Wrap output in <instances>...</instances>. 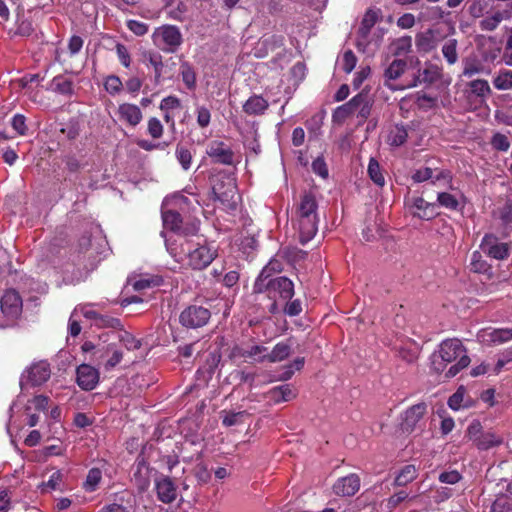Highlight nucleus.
<instances>
[{"label":"nucleus","mask_w":512,"mask_h":512,"mask_svg":"<svg viewBox=\"0 0 512 512\" xmlns=\"http://www.w3.org/2000/svg\"><path fill=\"white\" fill-rule=\"evenodd\" d=\"M456 362L446 372L447 378L456 376L470 363L465 346L459 339H446L441 342L437 351L431 355V369L436 373L443 372L447 364Z\"/></svg>","instance_id":"nucleus-1"},{"label":"nucleus","mask_w":512,"mask_h":512,"mask_svg":"<svg viewBox=\"0 0 512 512\" xmlns=\"http://www.w3.org/2000/svg\"><path fill=\"white\" fill-rule=\"evenodd\" d=\"M154 44L166 53H174L183 42L182 34L177 26L163 25L153 35Z\"/></svg>","instance_id":"nucleus-2"},{"label":"nucleus","mask_w":512,"mask_h":512,"mask_svg":"<svg viewBox=\"0 0 512 512\" xmlns=\"http://www.w3.org/2000/svg\"><path fill=\"white\" fill-rule=\"evenodd\" d=\"M182 252L187 253V264L195 270L206 268L214 260L216 251L206 245L191 249L188 241L181 243Z\"/></svg>","instance_id":"nucleus-3"},{"label":"nucleus","mask_w":512,"mask_h":512,"mask_svg":"<svg viewBox=\"0 0 512 512\" xmlns=\"http://www.w3.org/2000/svg\"><path fill=\"white\" fill-rule=\"evenodd\" d=\"M51 375L50 365L46 361L33 363L24 370L20 378V387L24 391L28 386H40L44 384Z\"/></svg>","instance_id":"nucleus-4"},{"label":"nucleus","mask_w":512,"mask_h":512,"mask_svg":"<svg viewBox=\"0 0 512 512\" xmlns=\"http://www.w3.org/2000/svg\"><path fill=\"white\" fill-rule=\"evenodd\" d=\"M214 198L228 210H235L237 206V187L231 177L215 183L212 187Z\"/></svg>","instance_id":"nucleus-5"},{"label":"nucleus","mask_w":512,"mask_h":512,"mask_svg":"<svg viewBox=\"0 0 512 512\" xmlns=\"http://www.w3.org/2000/svg\"><path fill=\"white\" fill-rule=\"evenodd\" d=\"M210 317L211 313L208 308L190 305L181 312L179 321L186 328L196 329L205 326Z\"/></svg>","instance_id":"nucleus-6"},{"label":"nucleus","mask_w":512,"mask_h":512,"mask_svg":"<svg viewBox=\"0 0 512 512\" xmlns=\"http://www.w3.org/2000/svg\"><path fill=\"white\" fill-rule=\"evenodd\" d=\"M163 226L169 229L179 236L195 235L198 231V223L192 222L190 224L183 225V220L180 214L173 210L162 211Z\"/></svg>","instance_id":"nucleus-7"},{"label":"nucleus","mask_w":512,"mask_h":512,"mask_svg":"<svg viewBox=\"0 0 512 512\" xmlns=\"http://www.w3.org/2000/svg\"><path fill=\"white\" fill-rule=\"evenodd\" d=\"M443 76V69L430 61L424 63V67L419 68L413 74L412 79L406 84L407 88H414L420 85H432L439 81Z\"/></svg>","instance_id":"nucleus-8"},{"label":"nucleus","mask_w":512,"mask_h":512,"mask_svg":"<svg viewBox=\"0 0 512 512\" xmlns=\"http://www.w3.org/2000/svg\"><path fill=\"white\" fill-rule=\"evenodd\" d=\"M480 248L489 257L496 260H504L509 256L510 245L501 242L495 235L487 234L483 237Z\"/></svg>","instance_id":"nucleus-9"},{"label":"nucleus","mask_w":512,"mask_h":512,"mask_svg":"<svg viewBox=\"0 0 512 512\" xmlns=\"http://www.w3.org/2000/svg\"><path fill=\"white\" fill-rule=\"evenodd\" d=\"M444 37L438 28H430L419 32L415 37L417 51L426 54L435 50Z\"/></svg>","instance_id":"nucleus-10"},{"label":"nucleus","mask_w":512,"mask_h":512,"mask_svg":"<svg viewBox=\"0 0 512 512\" xmlns=\"http://www.w3.org/2000/svg\"><path fill=\"white\" fill-rule=\"evenodd\" d=\"M426 412L427 405L424 402L415 404L408 408L402 416V430L412 432L415 428L421 427V421L423 420Z\"/></svg>","instance_id":"nucleus-11"},{"label":"nucleus","mask_w":512,"mask_h":512,"mask_svg":"<svg viewBox=\"0 0 512 512\" xmlns=\"http://www.w3.org/2000/svg\"><path fill=\"white\" fill-rule=\"evenodd\" d=\"M206 154L214 163L232 165L234 161L232 149L222 141H211L207 146Z\"/></svg>","instance_id":"nucleus-12"},{"label":"nucleus","mask_w":512,"mask_h":512,"mask_svg":"<svg viewBox=\"0 0 512 512\" xmlns=\"http://www.w3.org/2000/svg\"><path fill=\"white\" fill-rule=\"evenodd\" d=\"M406 68L407 62L405 60H393L384 71V85L393 91L406 89V84L398 86L392 83V81L399 79L404 74Z\"/></svg>","instance_id":"nucleus-13"},{"label":"nucleus","mask_w":512,"mask_h":512,"mask_svg":"<svg viewBox=\"0 0 512 512\" xmlns=\"http://www.w3.org/2000/svg\"><path fill=\"white\" fill-rule=\"evenodd\" d=\"M155 489L159 501L165 504L174 502L177 498V487L171 478L160 476L155 480Z\"/></svg>","instance_id":"nucleus-14"},{"label":"nucleus","mask_w":512,"mask_h":512,"mask_svg":"<svg viewBox=\"0 0 512 512\" xmlns=\"http://www.w3.org/2000/svg\"><path fill=\"white\" fill-rule=\"evenodd\" d=\"M99 382V371L88 364H81L77 368V383L86 391L93 390Z\"/></svg>","instance_id":"nucleus-15"},{"label":"nucleus","mask_w":512,"mask_h":512,"mask_svg":"<svg viewBox=\"0 0 512 512\" xmlns=\"http://www.w3.org/2000/svg\"><path fill=\"white\" fill-rule=\"evenodd\" d=\"M360 489V478L357 474L342 477L333 485V491L338 496H353Z\"/></svg>","instance_id":"nucleus-16"},{"label":"nucleus","mask_w":512,"mask_h":512,"mask_svg":"<svg viewBox=\"0 0 512 512\" xmlns=\"http://www.w3.org/2000/svg\"><path fill=\"white\" fill-rule=\"evenodd\" d=\"M276 295L283 300L291 299L294 295L293 282L284 276L270 279V297L274 298Z\"/></svg>","instance_id":"nucleus-17"},{"label":"nucleus","mask_w":512,"mask_h":512,"mask_svg":"<svg viewBox=\"0 0 512 512\" xmlns=\"http://www.w3.org/2000/svg\"><path fill=\"white\" fill-rule=\"evenodd\" d=\"M1 310L8 317H16L22 308V300L14 290L6 291L0 300Z\"/></svg>","instance_id":"nucleus-18"},{"label":"nucleus","mask_w":512,"mask_h":512,"mask_svg":"<svg viewBox=\"0 0 512 512\" xmlns=\"http://www.w3.org/2000/svg\"><path fill=\"white\" fill-rule=\"evenodd\" d=\"M119 120L130 126L138 125L142 120V112L140 108L131 103H122L117 109Z\"/></svg>","instance_id":"nucleus-19"},{"label":"nucleus","mask_w":512,"mask_h":512,"mask_svg":"<svg viewBox=\"0 0 512 512\" xmlns=\"http://www.w3.org/2000/svg\"><path fill=\"white\" fill-rule=\"evenodd\" d=\"M479 340L488 346H496L509 342L506 328L484 329L478 334Z\"/></svg>","instance_id":"nucleus-20"},{"label":"nucleus","mask_w":512,"mask_h":512,"mask_svg":"<svg viewBox=\"0 0 512 512\" xmlns=\"http://www.w3.org/2000/svg\"><path fill=\"white\" fill-rule=\"evenodd\" d=\"M296 396L297 391L291 384L276 386L267 392V397L275 404L291 401Z\"/></svg>","instance_id":"nucleus-21"},{"label":"nucleus","mask_w":512,"mask_h":512,"mask_svg":"<svg viewBox=\"0 0 512 512\" xmlns=\"http://www.w3.org/2000/svg\"><path fill=\"white\" fill-rule=\"evenodd\" d=\"M299 240L302 244L309 242L318 230V218H297Z\"/></svg>","instance_id":"nucleus-22"},{"label":"nucleus","mask_w":512,"mask_h":512,"mask_svg":"<svg viewBox=\"0 0 512 512\" xmlns=\"http://www.w3.org/2000/svg\"><path fill=\"white\" fill-rule=\"evenodd\" d=\"M96 354H100L99 358L107 357V360L104 364L106 370L113 369L121 362L123 358L122 351L118 349L115 344H108L102 350L98 349Z\"/></svg>","instance_id":"nucleus-23"},{"label":"nucleus","mask_w":512,"mask_h":512,"mask_svg":"<svg viewBox=\"0 0 512 512\" xmlns=\"http://www.w3.org/2000/svg\"><path fill=\"white\" fill-rule=\"evenodd\" d=\"M412 207L415 209L414 215L424 220H430L437 215L436 204L429 203L422 197L414 198L412 200Z\"/></svg>","instance_id":"nucleus-24"},{"label":"nucleus","mask_w":512,"mask_h":512,"mask_svg":"<svg viewBox=\"0 0 512 512\" xmlns=\"http://www.w3.org/2000/svg\"><path fill=\"white\" fill-rule=\"evenodd\" d=\"M291 354V344L286 342L277 343L270 353L266 354L265 357H260V361H268L270 363L281 362L287 359Z\"/></svg>","instance_id":"nucleus-25"},{"label":"nucleus","mask_w":512,"mask_h":512,"mask_svg":"<svg viewBox=\"0 0 512 512\" xmlns=\"http://www.w3.org/2000/svg\"><path fill=\"white\" fill-rule=\"evenodd\" d=\"M470 95L476 97L480 103L486 101L491 95L492 90L487 80L475 79L467 84Z\"/></svg>","instance_id":"nucleus-26"},{"label":"nucleus","mask_w":512,"mask_h":512,"mask_svg":"<svg viewBox=\"0 0 512 512\" xmlns=\"http://www.w3.org/2000/svg\"><path fill=\"white\" fill-rule=\"evenodd\" d=\"M318 218L317 203L312 194L303 195L297 209V218Z\"/></svg>","instance_id":"nucleus-27"},{"label":"nucleus","mask_w":512,"mask_h":512,"mask_svg":"<svg viewBox=\"0 0 512 512\" xmlns=\"http://www.w3.org/2000/svg\"><path fill=\"white\" fill-rule=\"evenodd\" d=\"M269 104L262 96L254 95L251 96L243 105V110L249 115L263 114Z\"/></svg>","instance_id":"nucleus-28"},{"label":"nucleus","mask_w":512,"mask_h":512,"mask_svg":"<svg viewBox=\"0 0 512 512\" xmlns=\"http://www.w3.org/2000/svg\"><path fill=\"white\" fill-rule=\"evenodd\" d=\"M503 439L501 436L495 434L494 432L488 431L483 432L476 441L475 446L479 450H488L490 448L501 445Z\"/></svg>","instance_id":"nucleus-29"},{"label":"nucleus","mask_w":512,"mask_h":512,"mask_svg":"<svg viewBox=\"0 0 512 512\" xmlns=\"http://www.w3.org/2000/svg\"><path fill=\"white\" fill-rule=\"evenodd\" d=\"M463 71L462 76L466 78H471L477 74L487 73L490 71H485V66L478 61L477 59L465 58L463 60Z\"/></svg>","instance_id":"nucleus-30"},{"label":"nucleus","mask_w":512,"mask_h":512,"mask_svg":"<svg viewBox=\"0 0 512 512\" xmlns=\"http://www.w3.org/2000/svg\"><path fill=\"white\" fill-rule=\"evenodd\" d=\"M143 60L145 63L150 64L154 68L155 82L159 83L163 69L162 56L157 52L148 51L143 54Z\"/></svg>","instance_id":"nucleus-31"},{"label":"nucleus","mask_w":512,"mask_h":512,"mask_svg":"<svg viewBox=\"0 0 512 512\" xmlns=\"http://www.w3.org/2000/svg\"><path fill=\"white\" fill-rule=\"evenodd\" d=\"M458 41L454 38L446 40L442 46V54L449 65H454L458 61Z\"/></svg>","instance_id":"nucleus-32"},{"label":"nucleus","mask_w":512,"mask_h":512,"mask_svg":"<svg viewBox=\"0 0 512 512\" xmlns=\"http://www.w3.org/2000/svg\"><path fill=\"white\" fill-rule=\"evenodd\" d=\"M505 17V13L496 11L491 15L485 16L480 22L479 27L482 31H494Z\"/></svg>","instance_id":"nucleus-33"},{"label":"nucleus","mask_w":512,"mask_h":512,"mask_svg":"<svg viewBox=\"0 0 512 512\" xmlns=\"http://www.w3.org/2000/svg\"><path fill=\"white\" fill-rule=\"evenodd\" d=\"M378 12L375 11V10H372V9H369L363 19H362V22H361V25L359 27V34L363 37V38H366L368 36V34L370 33V30L371 28L376 24V22L378 21Z\"/></svg>","instance_id":"nucleus-34"},{"label":"nucleus","mask_w":512,"mask_h":512,"mask_svg":"<svg viewBox=\"0 0 512 512\" xmlns=\"http://www.w3.org/2000/svg\"><path fill=\"white\" fill-rule=\"evenodd\" d=\"M355 97H360L358 102L355 104V112H357V116L362 119H367L371 113L372 100L364 93H359Z\"/></svg>","instance_id":"nucleus-35"},{"label":"nucleus","mask_w":512,"mask_h":512,"mask_svg":"<svg viewBox=\"0 0 512 512\" xmlns=\"http://www.w3.org/2000/svg\"><path fill=\"white\" fill-rule=\"evenodd\" d=\"M163 282L162 278L159 276H141L139 279L131 282V285L134 290L141 291L147 288L159 286Z\"/></svg>","instance_id":"nucleus-36"},{"label":"nucleus","mask_w":512,"mask_h":512,"mask_svg":"<svg viewBox=\"0 0 512 512\" xmlns=\"http://www.w3.org/2000/svg\"><path fill=\"white\" fill-rule=\"evenodd\" d=\"M417 477V469L414 465L404 466L395 478L397 486H405Z\"/></svg>","instance_id":"nucleus-37"},{"label":"nucleus","mask_w":512,"mask_h":512,"mask_svg":"<svg viewBox=\"0 0 512 512\" xmlns=\"http://www.w3.org/2000/svg\"><path fill=\"white\" fill-rule=\"evenodd\" d=\"M53 91L63 95H71L73 93L72 81L63 76L54 77L51 82Z\"/></svg>","instance_id":"nucleus-38"},{"label":"nucleus","mask_w":512,"mask_h":512,"mask_svg":"<svg viewBox=\"0 0 512 512\" xmlns=\"http://www.w3.org/2000/svg\"><path fill=\"white\" fill-rule=\"evenodd\" d=\"M180 74L182 81L189 90H193L196 87V74L194 69L187 62H183L180 66Z\"/></svg>","instance_id":"nucleus-39"},{"label":"nucleus","mask_w":512,"mask_h":512,"mask_svg":"<svg viewBox=\"0 0 512 512\" xmlns=\"http://www.w3.org/2000/svg\"><path fill=\"white\" fill-rule=\"evenodd\" d=\"M134 480L139 490H147V488L150 485V480L148 477V467L145 466L144 464L139 463L134 473Z\"/></svg>","instance_id":"nucleus-40"},{"label":"nucleus","mask_w":512,"mask_h":512,"mask_svg":"<svg viewBox=\"0 0 512 512\" xmlns=\"http://www.w3.org/2000/svg\"><path fill=\"white\" fill-rule=\"evenodd\" d=\"M494 87L497 90L512 89V71L501 70L493 80Z\"/></svg>","instance_id":"nucleus-41"},{"label":"nucleus","mask_w":512,"mask_h":512,"mask_svg":"<svg viewBox=\"0 0 512 512\" xmlns=\"http://www.w3.org/2000/svg\"><path fill=\"white\" fill-rule=\"evenodd\" d=\"M407 137L408 133L405 127L396 125L389 133L388 142L392 146H401L405 143Z\"/></svg>","instance_id":"nucleus-42"},{"label":"nucleus","mask_w":512,"mask_h":512,"mask_svg":"<svg viewBox=\"0 0 512 512\" xmlns=\"http://www.w3.org/2000/svg\"><path fill=\"white\" fill-rule=\"evenodd\" d=\"M102 479V471L99 468L89 470L84 482V489L87 492H94Z\"/></svg>","instance_id":"nucleus-43"},{"label":"nucleus","mask_w":512,"mask_h":512,"mask_svg":"<svg viewBox=\"0 0 512 512\" xmlns=\"http://www.w3.org/2000/svg\"><path fill=\"white\" fill-rule=\"evenodd\" d=\"M368 174L370 179L378 186L382 187L385 184V178L381 172L379 163L371 158L368 165Z\"/></svg>","instance_id":"nucleus-44"},{"label":"nucleus","mask_w":512,"mask_h":512,"mask_svg":"<svg viewBox=\"0 0 512 512\" xmlns=\"http://www.w3.org/2000/svg\"><path fill=\"white\" fill-rule=\"evenodd\" d=\"M270 274L267 269H262L261 273L255 280L253 285L254 293H263L264 291H268L270 294Z\"/></svg>","instance_id":"nucleus-45"},{"label":"nucleus","mask_w":512,"mask_h":512,"mask_svg":"<svg viewBox=\"0 0 512 512\" xmlns=\"http://www.w3.org/2000/svg\"><path fill=\"white\" fill-rule=\"evenodd\" d=\"M437 202L440 206L449 210H458L460 207V202L456 196L447 192L438 193Z\"/></svg>","instance_id":"nucleus-46"},{"label":"nucleus","mask_w":512,"mask_h":512,"mask_svg":"<svg viewBox=\"0 0 512 512\" xmlns=\"http://www.w3.org/2000/svg\"><path fill=\"white\" fill-rule=\"evenodd\" d=\"M123 83L121 79L116 75H109L104 81V88L107 93L112 96L119 94L123 90Z\"/></svg>","instance_id":"nucleus-47"},{"label":"nucleus","mask_w":512,"mask_h":512,"mask_svg":"<svg viewBox=\"0 0 512 512\" xmlns=\"http://www.w3.org/2000/svg\"><path fill=\"white\" fill-rule=\"evenodd\" d=\"M48 406L49 398L44 395H37L28 401V404L25 407V411L27 414H29L32 409L37 411H45Z\"/></svg>","instance_id":"nucleus-48"},{"label":"nucleus","mask_w":512,"mask_h":512,"mask_svg":"<svg viewBox=\"0 0 512 512\" xmlns=\"http://www.w3.org/2000/svg\"><path fill=\"white\" fill-rule=\"evenodd\" d=\"M360 97H353L345 103L344 105L338 107L334 113V118H337L339 120H343L350 116L351 114L355 113V104L358 102Z\"/></svg>","instance_id":"nucleus-49"},{"label":"nucleus","mask_w":512,"mask_h":512,"mask_svg":"<svg viewBox=\"0 0 512 512\" xmlns=\"http://www.w3.org/2000/svg\"><path fill=\"white\" fill-rule=\"evenodd\" d=\"M394 55L403 56L411 51L412 38L410 36H404L398 38L394 43Z\"/></svg>","instance_id":"nucleus-50"},{"label":"nucleus","mask_w":512,"mask_h":512,"mask_svg":"<svg viewBox=\"0 0 512 512\" xmlns=\"http://www.w3.org/2000/svg\"><path fill=\"white\" fill-rule=\"evenodd\" d=\"M267 348L262 345H250L245 346V360H253L255 362L261 363L262 361L258 360L260 357H265V352Z\"/></svg>","instance_id":"nucleus-51"},{"label":"nucleus","mask_w":512,"mask_h":512,"mask_svg":"<svg viewBox=\"0 0 512 512\" xmlns=\"http://www.w3.org/2000/svg\"><path fill=\"white\" fill-rule=\"evenodd\" d=\"M222 423L226 427L240 425L244 418L248 415L246 411L224 412Z\"/></svg>","instance_id":"nucleus-52"},{"label":"nucleus","mask_w":512,"mask_h":512,"mask_svg":"<svg viewBox=\"0 0 512 512\" xmlns=\"http://www.w3.org/2000/svg\"><path fill=\"white\" fill-rule=\"evenodd\" d=\"M176 158L184 170H188L192 163V154L189 149L178 145L175 151Z\"/></svg>","instance_id":"nucleus-53"},{"label":"nucleus","mask_w":512,"mask_h":512,"mask_svg":"<svg viewBox=\"0 0 512 512\" xmlns=\"http://www.w3.org/2000/svg\"><path fill=\"white\" fill-rule=\"evenodd\" d=\"M119 341L128 349V350H137L141 347V342L137 340L132 334L127 331H123L119 335Z\"/></svg>","instance_id":"nucleus-54"},{"label":"nucleus","mask_w":512,"mask_h":512,"mask_svg":"<svg viewBox=\"0 0 512 512\" xmlns=\"http://www.w3.org/2000/svg\"><path fill=\"white\" fill-rule=\"evenodd\" d=\"M491 145L496 150L506 152L510 148V141L506 135L502 133H496L492 137Z\"/></svg>","instance_id":"nucleus-55"},{"label":"nucleus","mask_w":512,"mask_h":512,"mask_svg":"<svg viewBox=\"0 0 512 512\" xmlns=\"http://www.w3.org/2000/svg\"><path fill=\"white\" fill-rule=\"evenodd\" d=\"M356 63H357V58H356L355 54L351 50H348L343 54V57H342V60L340 63L341 69L346 73H350L355 68Z\"/></svg>","instance_id":"nucleus-56"},{"label":"nucleus","mask_w":512,"mask_h":512,"mask_svg":"<svg viewBox=\"0 0 512 512\" xmlns=\"http://www.w3.org/2000/svg\"><path fill=\"white\" fill-rule=\"evenodd\" d=\"M196 113H197V124L201 128L207 127L210 124V120H211V113H210L209 109L205 106H198L196 108Z\"/></svg>","instance_id":"nucleus-57"},{"label":"nucleus","mask_w":512,"mask_h":512,"mask_svg":"<svg viewBox=\"0 0 512 512\" xmlns=\"http://www.w3.org/2000/svg\"><path fill=\"white\" fill-rule=\"evenodd\" d=\"M96 324L101 327H110L114 329L122 328V324L119 319L107 315H99Z\"/></svg>","instance_id":"nucleus-58"},{"label":"nucleus","mask_w":512,"mask_h":512,"mask_svg":"<svg viewBox=\"0 0 512 512\" xmlns=\"http://www.w3.org/2000/svg\"><path fill=\"white\" fill-rule=\"evenodd\" d=\"M467 437L471 440L474 445L480 435H482V425L478 420L472 421L467 428Z\"/></svg>","instance_id":"nucleus-59"},{"label":"nucleus","mask_w":512,"mask_h":512,"mask_svg":"<svg viewBox=\"0 0 512 512\" xmlns=\"http://www.w3.org/2000/svg\"><path fill=\"white\" fill-rule=\"evenodd\" d=\"M11 125L13 129L19 134V135H25L27 132V126H26V118L22 114H16L13 116Z\"/></svg>","instance_id":"nucleus-60"},{"label":"nucleus","mask_w":512,"mask_h":512,"mask_svg":"<svg viewBox=\"0 0 512 512\" xmlns=\"http://www.w3.org/2000/svg\"><path fill=\"white\" fill-rule=\"evenodd\" d=\"M148 132L154 139L160 138L162 136L163 126L159 119L155 117L149 119Z\"/></svg>","instance_id":"nucleus-61"},{"label":"nucleus","mask_w":512,"mask_h":512,"mask_svg":"<svg viewBox=\"0 0 512 512\" xmlns=\"http://www.w3.org/2000/svg\"><path fill=\"white\" fill-rule=\"evenodd\" d=\"M127 27L137 36L145 35L148 32V25L137 20H128Z\"/></svg>","instance_id":"nucleus-62"},{"label":"nucleus","mask_w":512,"mask_h":512,"mask_svg":"<svg viewBox=\"0 0 512 512\" xmlns=\"http://www.w3.org/2000/svg\"><path fill=\"white\" fill-rule=\"evenodd\" d=\"M181 107L180 100L175 96H168L162 99L160 103V109L163 111H169L173 109H178Z\"/></svg>","instance_id":"nucleus-63"},{"label":"nucleus","mask_w":512,"mask_h":512,"mask_svg":"<svg viewBox=\"0 0 512 512\" xmlns=\"http://www.w3.org/2000/svg\"><path fill=\"white\" fill-rule=\"evenodd\" d=\"M434 178V171L431 168H423L417 170L413 175L412 179L414 182L420 183L429 179Z\"/></svg>","instance_id":"nucleus-64"}]
</instances>
